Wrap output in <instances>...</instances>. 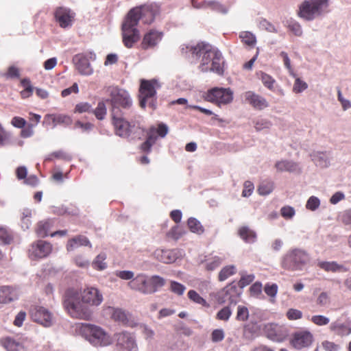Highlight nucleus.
I'll return each mask as SVG.
<instances>
[{
	"instance_id": "43",
	"label": "nucleus",
	"mask_w": 351,
	"mask_h": 351,
	"mask_svg": "<svg viewBox=\"0 0 351 351\" xmlns=\"http://www.w3.org/2000/svg\"><path fill=\"white\" fill-rule=\"evenodd\" d=\"M31 216H32V212L29 209L24 210L23 213V217L21 218V228L25 230L29 229V226L32 224L31 221Z\"/></svg>"
},
{
	"instance_id": "24",
	"label": "nucleus",
	"mask_w": 351,
	"mask_h": 351,
	"mask_svg": "<svg viewBox=\"0 0 351 351\" xmlns=\"http://www.w3.org/2000/svg\"><path fill=\"white\" fill-rule=\"evenodd\" d=\"M317 266L327 272L343 273L349 270L348 267L336 261H319Z\"/></svg>"
},
{
	"instance_id": "59",
	"label": "nucleus",
	"mask_w": 351,
	"mask_h": 351,
	"mask_svg": "<svg viewBox=\"0 0 351 351\" xmlns=\"http://www.w3.org/2000/svg\"><path fill=\"white\" fill-rule=\"evenodd\" d=\"M249 311L247 307L239 306L237 308V319L239 321H245L248 319Z\"/></svg>"
},
{
	"instance_id": "2",
	"label": "nucleus",
	"mask_w": 351,
	"mask_h": 351,
	"mask_svg": "<svg viewBox=\"0 0 351 351\" xmlns=\"http://www.w3.org/2000/svg\"><path fill=\"white\" fill-rule=\"evenodd\" d=\"M103 300V295L96 287H88L80 294L75 289L70 288L64 293L63 304L72 317L88 319L92 312L87 305L97 306Z\"/></svg>"
},
{
	"instance_id": "35",
	"label": "nucleus",
	"mask_w": 351,
	"mask_h": 351,
	"mask_svg": "<svg viewBox=\"0 0 351 351\" xmlns=\"http://www.w3.org/2000/svg\"><path fill=\"white\" fill-rule=\"evenodd\" d=\"M206 5V9H210L213 11L222 14H226L228 12V9L219 1L215 0H207Z\"/></svg>"
},
{
	"instance_id": "23",
	"label": "nucleus",
	"mask_w": 351,
	"mask_h": 351,
	"mask_svg": "<svg viewBox=\"0 0 351 351\" xmlns=\"http://www.w3.org/2000/svg\"><path fill=\"white\" fill-rule=\"evenodd\" d=\"M19 298L18 291L10 286H3L0 288V303L8 304Z\"/></svg>"
},
{
	"instance_id": "13",
	"label": "nucleus",
	"mask_w": 351,
	"mask_h": 351,
	"mask_svg": "<svg viewBox=\"0 0 351 351\" xmlns=\"http://www.w3.org/2000/svg\"><path fill=\"white\" fill-rule=\"evenodd\" d=\"M132 289L148 294L154 292V276L148 277L145 274H138L128 283Z\"/></svg>"
},
{
	"instance_id": "33",
	"label": "nucleus",
	"mask_w": 351,
	"mask_h": 351,
	"mask_svg": "<svg viewBox=\"0 0 351 351\" xmlns=\"http://www.w3.org/2000/svg\"><path fill=\"white\" fill-rule=\"evenodd\" d=\"M241 41L250 47H254L256 43V36L251 32L243 31L239 34Z\"/></svg>"
},
{
	"instance_id": "7",
	"label": "nucleus",
	"mask_w": 351,
	"mask_h": 351,
	"mask_svg": "<svg viewBox=\"0 0 351 351\" xmlns=\"http://www.w3.org/2000/svg\"><path fill=\"white\" fill-rule=\"evenodd\" d=\"M329 0H305L299 7L298 15L306 21L315 18L328 12Z\"/></svg>"
},
{
	"instance_id": "25",
	"label": "nucleus",
	"mask_w": 351,
	"mask_h": 351,
	"mask_svg": "<svg viewBox=\"0 0 351 351\" xmlns=\"http://www.w3.org/2000/svg\"><path fill=\"white\" fill-rule=\"evenodd\" d=\"M82 246H88L91 248L92 244L86 236L77 235L68 241L66 250L71 252Z\"/></svg>"
},
{
	"instance_id": "38",
	"label": "nucleus",
	"mask_w": 351,
	"mask_h": 351,
	"mask_svg": "<svg viewBox=\"0 0 351 351\" xmlns=\"http://www.w3.org/2000/svg\"><path fill=\"white\" fill-rule=\"evenodd\" d=\"M147 138L141 145V149L144 152H149L151 151V147L154 144V126H151L149 130V132L147 133Z\"/></svg>"
},
{
	"instance_id": "31",
	"label": "nucleus",
	"mask_w": 351,
	"mask_h": 351,
	"mask_svg": "<svg viewBox=\"0 0 351 351\" xmlns=\"http://www.w3.org/2000/svg\"><path fill=\"white\" fill-rule=\"evenodd\" d=\"M224 257L215 256L208 258L205 262V268L208 271H212L218 268L224 261Z\"/></svg>"
},
{
	"instance_id": "52",
	"label": "nucleus",
	"mask_w": 351,
	"mask_h": 351,
	"mask_svg": "<svg viewBox=\"0 0 351 351\" xmlns=\"http://www.w3.org/2000/svg\"><path fill=\"white\" fill-rule=\"evenodd\" d=\"M280 214L285 219H291L295 215V210L292 206H285L281 208Z\"/></svg>"
},
{
	"instance_id": "54",
	"label": "nucleus",
	"mask_w": 351,
	"mask_h": 351,
	"mask_svg": "<svg viewBox=\"0 0 351 351\" xmlns=\"http://www.w3.org/2000/svg\"><path fill=\"white\" fill-rule=\"evenodd\" d=\"M92 106L88 102H80L75 107V112L77 113L92 112Z\"/></svg>"
},
{
	"instance_id": "26",
	"label": "nucleus",
	"mask_w": 351,
	"mask_h": 351,
	"mask_svg": "<svg viewBox=\"0 0 351 351\" xmlns=\"http://www.w3.org/2000/svg\"><path fill=\"white\" fill-rule=\"evenodd\" d=\"M275 168L279 172H300L299 165L297 162L289 160H281L277 161L275 164Z\"/></svg>"
},
{
	"instance_id": "64",
	"label": "nucleus",
	"mask_w": 351,
	"mask_h": 351,
	"mask_svg": "<svg viewBox=\"0 0 351 351\" xmlns=\"http://www.w3.org/2000/svg\"><path fill=\"white\" fill-rule=\"evenodd\" d=\"M34 127L35 125H33V123H29L26 127L25 126L21 131V136L23 138L31 137L34 134Z\"/></svg>"
},
{
	"instance_id": "18",
	"label": "nucleus",
	"mask_w": 351,
	"mask_h": 351,
	"mask_svg": "<svg viewBox=\"0 0 351 351\" xmlns=\"http://www.w3.org/2000/svg\"><path fill=\"white\" fill-rule=\"evenodd\" d=\"M52 250V245L50 243L38 240L33 243L29 249V256L31 259L36 260L47 257Z\"/></svg>"
},
{
	"instance_id": "9",
	"label": "nucleus",
	"mask_w": 351,
	"mask_h": 351,
	"mask_svg": "<svg viewBox=\"0 0 351 351\" xmlns=\"http://www.w3.org/2000/svg\"><path fill=\"white\" fill-rule=\"evenodd\" d=\"M96 54L93 51L77 53L73 57V62L77 71L82 75H90L93 73V69L90 60H95Z\"/></svg>"
},
{
	"instance_id": "58",
	"label": "nucleus",
	"mask_w": 351,
	"mask_h": 351,
	"mask_svg": "<svg viewBox=\"0 0 351 351\" xmlns=\"http://www.w3.org/2000/svg\"><path fill=\"white\" fill-rule=\"evenodd\" d=\"M225 333L223 329H215L211 333V340L213 343H218L223 340Z\"/></svg>"
},
{
	"instance_id": "8",
	"label": "nucleus",
	"mask_w": 351,
	"mask_h": 351,
	"mask_svg": "<svg viewBox=\"0 0 351 351\" xmlns=\"http://www.w3.org/2000/svg\"><path fill=\"white\" fill-rule=\"evenodd\" d=\"M136 20L125 16L121 25L123 43L127 48H132L140 39V32L137 29Z\"/></svg>"
},
{
	"instance_id": "49",
	"label": "nucleus",
	"mask_w": 351,
	"mask_h": 351,
	"mask_svg": "<svg viewBox=\"0 0 351 351\" xmlns=\"http://www.w3.org/2000/svg\"><path fill=\"white\" fill-rule=\"evenodd\" d=\"M170 289L175 294L182 295L186 290V287L176 281H171Z\"/></svg>"
},
{
	"instance_id": "20",
	"label": "nucleus",
	"mask_w": 351,
	"mask_h": 351,
	"mask_svg": "<svg viewBox=\"0 0 351 351\" xmlns=\"http://www.w3.org/2000/svg\"><path fill=\"white\" fill-rule=\"evenodd\" d=\"M182 256V251L178 249L164 250L158 249L155 251V257L166 264H170L175 262L178 258Z\"/></svg>"
},
{
	"instance_id": "48",
	"label": "nucleus",
	"mask_w": 351,
	"mask_h": 351,
	"mask_svg": "<svg viewBox=\"0 0 351 351\" xmlns=\"http://www.w3.org/2000/svg\"><path fill=\"white\" fill-rule=\"evenodd\" d=\"M254 274H241V277L238 282L239 289L241 290L243 287L250 285L254 280Z\"/></svg>"
},
{
	"instance_id": "39",
	"label": "nucleus",
	"mask_w": 351,
	"mask_h": 351,
	"mask_svg": "<svg viewBox=\"0 0 351 351\" xmlns=\"http://www.w3.org/2000/svg\"><path fill=\"white\" fill-rule=\"evenodd\" d=\"M188 226L190 230L194 233L200 234L203 233L204 228L201 223L195 218L191 217L188 219Z\"/></svg>"
},
{
	"instance_id": "30",
	"label": "nucleus",
	"mask_w": 351,
	"mask_h": 351,
	"mask_svg": "<svg viewBox=\"0 0 351 351\" xmlns=\"http://www.w3.org/2000/svg\"><path fill=\"white\" fill-rule=\"evenodd\" d=\"M107 254L106 252H100L91 263L92 267L97 271L105 270L108 267V263L106 262Z\"/></svg>"
},
{
	"instance_id": "14",
	"label": "nucleus",
	"mask_w": 351,
	"mask_h": 351,
	"mask_svg": "<svg viewBox=\"0 0 351 351\" xmlns=\"http://www.w3.org/2000/svg\"><path fill=\"white\" fill-rule=\"evenodd\" d=\"M154 80H141L138 90L139 104L142 108H145L149 99V105L154 106Z\"/></svg>"
},
{
	"instance_id": "29",
	"label": "nucleus",
	"mask_w": 351,
	"mask_h": 351,
	"mask_svg": "<svg viewBox=\"0 0 351 351\" xmlns=\"http://www.w3.org/2000/svg\"><path fill=\"white\" fill-rule=\"evenodd\" d=\"M239 237L246 243H253L256 240V233L248 226H242L239 229Z\"/></svg>"
},
{
	"instance_id": "5",
	"label": "nucleus",
	"mask_w": 351,
	"mask_h": 351,
	"mask_svg": "<svg viewBox=\"0 0 351 351\" xmlns=\"http://www.w3.org/2000/svg\"><path fill=\"white\" fill-rule=\"evenodd\" d=\"M79 334L95 347L108 346L112 343L111 337L100 326L82 323L77 326Z\"/></svg>"
},
{
	"instance_id": "12",
	"label": "nucleus",
	"mask_w": 351,
	"mask_h": 351,
	"mask_svg": "<svg viewBox=\"0 0 351 351\" xmlns=\"http://www.w3.org/2000/svg\"><path fill=\"white\" fill-rule=\"evenodd\" d=\"M314 341L313 335L308 330L295 332L290 340L291 346L297 350L308 349Z\"/></svg>"
},
{
	"instance_id": "1",
	"label": "nucleus",
	"mask_w": 351,
	"mask_h": 351,
	"mask_svg": "<svg viewBox=\"0 0 351 351\" xmlns=\"http://www.w3.org/2000/svg\"><path fill=\"white\" fill-rule=\"evenodd\" d=\"M182 55L191 63L199 62L198 69L203 73L213 72L222 75L224 60L221 53L210 45L201 42L196 45L183 44L180 46Z\"/></svg>"
},
{
	"instance_id": "27",
	"label": "nucleus",
	"mask_w": 351,
	"mask_h": 351,
	"mask_svg": "<svg viewBox=\"0 0 351 351\" xmlns=\"http://www.w3.org/2000/svg\"><path fill=\"white\" fill-rule=\"evenodd\" d=\"M311 158L315 165L321 168L330 165V154L327 152H313L311 154Z\"/></svg>"
},
{
	"instance_id": "4",
	"label": "nucleus",
	"mask_w": 351,
	"mask_h": 351,
	"mask_svg": "<svg viewBox=\"0 0 351 351\" xmlns=\"http://www.w3.org/2000/svg\"><path fill=\"white\" fill-rule=\"evenodd\" d=\"M111 117L115 134L117 136L122 138L140 139L145 135V131L143 128L126 120L125 112L111 113Z\"/></svg>"
},
{
	"instance_id": "42",
	"label": "nucleus",
	"mask_w": 351,
	"mask_h": 351,
	"mask_svg": "<svg viewBox=\"0 0 351 351\" xmlns=\"http://www.w3.org/2000/svg\"><path fill=\"white\" fill-rule=\"evenodd\" d=\"M4 347L7 351H20L23 346L12 338H7L4 341Z\"/></svg>"
},
{
	"instance_id": "63",
	"label": "nucleus",
	"mask_w": 351,
	"mask_h": 351,
	"mask_svg": "<svg viewBox=\"0 0 351 351\" xmlns=\"http://www.w3.org/2000/svg\"><path fill=\"white\" fill-rule=\"evenodd\" d=\"M264 291L268 296L274 298L278 292V285L276 284H267L265 286Z\"/></svg>"
},
{
	"instance_id": "6",
	"label": "nucleus",
	"mask_w": 351,
	"mask_h": 351,
	"mask_svg": "<svg viewBox=\"0 0 351 351\" xmlns=\"http://www.w3.org/2000/svg\"><path fill=\"white\" fill-rule=\"evenodd\" d=\"M106 102L110 106L111 113H121L123 110H130L133 105L129 93L122 88L114 87L110 90V98Z\"/></svg>"
},
{
	"instance_id": "60",
	"label": "nucleus",
	"mask_w": 351,
	"mask_h": 351,
	"mask_svg": "<svg viewBox=\"0 0 351 351\" xmlns=\"http://www.w3.org/2000/svg\"><path fill=\"white\" fill-rule=\"evenodd\" d=\"M169 132V127L167 124L160 123L158 124L156 128H155V134L160 138H165Z\"/></svg>"
},
{
	"instance_id": "32",
	"label": "nucleus",
	"mask_w": 351,
	"mask_h": 351,
	"mask_svg": "<svg viewBox=\"0 0 351 351\" xmlns=\"http://www.w3.org/2000/svg\"><path fill=\"white\" fill-rule=\"evenodd\" d=\"M237 272L236 267L233 265H226L223 267L219 271L218 280L221 282L225 281L229 277L233 276Z\"/></svg>"
},
{
	"instance_id": "17",
	"label": "nucleus",
	"mask_w": 351,
	"mask_h": 351,
	"mask_svg": "<svg viewBox=\"0 0 351 351\" xmlns=\"http://www.w3.org/2000/svg\"><path fill=\"white\" fill-rule=\"evenodd\" d=\"M263 330L267 337L275 342H282L288 335L286 328L275 323H267L265 324Z\"/></svg>"
},
{
	"instance_id": "3",
	"label": "nucleus",
	"mask_w": 351,
	"mask_h": 351,
	"mask_svg": "<svg viewBox=\"0 0 351 351\" xmlns=\"http://www.w3.org/2000/svg\"><path fill=\"white\" fill-rule=\"evenodd\" d=\"M310 254L303 248L293 247L287 250L280 259V267L288 271H302L311 262Z\"/></svg>"
},
{
	"instance_id": "37",
	"label": "nucleus",
	"mask_w": 351,
	"mask_h": 351,
	"mask_svg": "<svg viewBox=\"0 0 351 351\" xmlns=\"http://www.w3.org/2000/svg\"><path fill=\"white\" fill-rule=\"evenodd\" d=\"M274 188V184L269 180H265L261 183L258 186V191L261 195H267L271 193Z\"/></svg>"
},
{
	"instance_id": "34",
	"label": "nucleus",
	"mask_w": 351,
	"mask_h": 351,
	"mask_svg": "<svg viewBox=\"0 0 351 351\" xmlns=\"http://www.w3.org/2000/svg\"><path fill=\"white\" fill-rule=\"evenodd\" d=\"M51 223L49 221H40L36 228V234L39 237L45 238L50 234Z\"/></svg>"
},
{
	"instance_id": "10",
	"label": "nucleus",
	"mask_w": 351,
	"mask_h": 351,
	"mask_svg": "<svg viewBox=\"0 0 351 351\" xmlns=\"http://www.w3.org/2000/svg\"><path fill=\"white\" fill-rule=\"evenodd\" d=\"M126 16L131 20H136L137 25L141 19L144 23L150 24L154 21V5L149 4L133 8Z\"/></svg>"
},
{
	"instance_id": "47",
	"label": "nucleus",
	"mask_w": 351,
	"mask_h": 351,
	"mask_svg": "<svg viewBox=\"0 0 351 351\" xmlns=\"http://www.w3.org/2000/svg\"><path fill=\"white\" fill-rule=\"evenodd\" d=\"M12 239V234L7 230L0 228V245H8Z\"/></svg>"
},
{
	"instance_id": "51",
	"label": "nucleus",
	"mask_w": 351,
	"mask_h": 351,
	"mask_svg": "<svg viewBox=\"0 0 351 351\" xmlns=\"http://www.w3.org/2000/svg\"><path fill=\"white\" fill-rule=\"evenodd\" d=\"M308 88V84L300 78L297 77L293 87V91L295 93H300Z\"/></svg>"
},
{
	"instance_id": "53",
	"label": "nucleus",
	"mask_w": 351,
	"mask_h": 351,
	"mask_svg": "<svg viewBox=\"0 0 351 351\" xmlns=\"http://www.w3.org/2000/svg\"><path fill=\"white\" fill-rule=\"evenodd\" d=\"M261 79L265 87L269 90H274V84L276 81L271 76L265 73H262Z\"/></svg>"
},
{
	"instance_id": "19",
	"label": "nucleus",
	"mask_w": 351,
	"mask_h": 351,
	"mask_svg": "<svg viewBox=\"0 0 351 351\" xmlns=\"http://www.w3.org/2000/svg\"><path fill=\"white\" fill-rule=\"evenodd\" d=\"M32 319L45 326L49 327L52 324V316L50 312L43 306H36L31 312Z\"/></svg>"
},
{
	"instance_id": "62",
	"label": "nucleus",
	"mask_w": 351,
	"mask_h": 351,
	"mask_svg": "<svg viewBox=\"0 0 351 351\" xmlns=\"http://www.w3.org/2000/svg\"><path fill=\"white\" fill-rule=\"evenodd\" d=\"M244 189L242 191V196L247 197L252 195L254 189V184L250 181H245L244 182Z\"/></svg>"
},
{
	"instance_id": "15",
	"label": "nucleus",
	"mask_w": 351,
	"mask_h": 351,
	"mask_svg": "<svg viewBox=\"0 0 351 351\" xmlns=\"http://www.w3.org/2000/svg\"><path fill=\"white\" fill-rule=\"evenodd\" d=\"M117 351H138L134 334L123 331L116 335Z\"/></svg>"
},
{
	"instance_id": "41",
	"label": "nucleus",
	"mask_w": 351,
	"mask_h": 351,
	"mask_svg": "<svg viewBox=\"0 0 351 351\" xmlns=\"http://www.w3.org/2000/svg\"><path fill=\"white\" fill-rule=\"evenodd\" d=\"M154 47V29H150L143 37L141 43V48L147 49Z\"/></svg>"
},
{
	"instance_id": "55",
	"label": "nucleus",
	"mask_w": 351,
	"mask_h": 351,
	"mask_svg": "<svg viewBox=\"0 0 351 351\" xmlns=\"http://www.w3.org/2000/svg\"><path fill=\"white\" fill-rule=\"evenodd\" d=\"M232 315V310L229 306L221 308L217 314V319L222 321H228Z\"/></svg>"
},
{
	"instance_id": "45",
	"label": "nucleus",
	"mask_w": 351,
	"mask_h": 351,
	"mask_svg": "<svg viewBox=\"0 0 351 351\" xmlns=\"http://www.w3.org/2000/svg\"><path fill=\"white\" fill-rule=\"evenodd\" d=\"M319 199L317 197L313 195L308 199L306 204V208L311 211H315L319 207Z\"/></svg>"
},
{
	"instance_id": "57",
	"label": "nucleus",
	"mask_w": 351,
	"mask_h": 351,
	"mask_svg": "<svg viewBox=\"0 0 351 351\" xmlns=\"http://www.w3.org/2000/svg\"><path fill=\"white\" fill-rule=\"evenodd\" d=\"M183 234V231L178 226H175L168 232L167 236L174 240H178Z\"/></svg>"
},
{
	"instance_id": "22",
	"label": "nucleus",
	"mask_w": 351,
	"mask_h": 351,
	"mask_svg": "<svg viewBox=\"0 0 351 351\" xmlns=\"http://www.w3.org/2000/svg\"><path fill=\"white\" fill-rule=\"evenodd\" d=\"M54 16L61 27L66 28L71 25V19L73 16L70 9L62 7L58 8L54 12Z\"/></svg>"
},
{
	"instance_id": "50",
	"label": "nucleus",
	"mask_w": 351,
	"mask_h": 351,
	"mask_svg": "<svg viewBox=\"0 0 351 351\" xmlns=\"http://www.w3.org/2000/svg\"><path fill=\"white\" fill-rule=\"evenodd\" d=\"M310 320L313 324L319 326H326L330 322L328 317L321 315H313L311 317Z\"/></svg>"
},
{
	"instance_id": "36",
	"label": "nucleus",
	"mask_w": 351,
	"mask_h": 351,
	"mask_svg": "<svg viewBox=\"0 0 351 351\" xmlns=\"http://www.w3.org/2000/svg\"><path fill=\"white\" fill-rule=\"evenodd\" d=\"M106 104L105 101H99L97 104V108L93 110L92 112L95 115L96 118L99 120H103L107 113Z\"/></svg>"
},
{
	"instance_id": "61",
	"label": "nucleus",
	"mask_w": 351,
	"mask_h": 351,
	"mask_svg": "<svg viewBox=\"0 0 351 351\" xmlns=\"http://www.w3.org/2000/svg\"><path fill=\"white\" fill-rule=\"evenodd\" d=\"M287 317L289 320H297L302 317V313L300 310L290 308L287 312Z\"/></svg>"
},
{
	"instance_id": "21",
	"label": "nucleus",
	"mask_w": 351,
	"mask_h": 351,
	"mask_svg": "<svg viewBox=\"0 0 351 351\" xmlns=\"http://www.w3.org/2000/svg\"><path fill=\"white\" fill-rule=\"evenodd\" d=\"M245 101L254 109L261 110L269 106L267 100L262 96L249 90L244 94Z\"/></svg>"
},
{
	"instance_id": "28",
	"label": "nucleus",
	"mask_w": 351,
	"mask_h": 351,
	"mask_svg": "<svg viewBox=\"0 0 351 351\" xmlns=\"http://www.w3.org/2000/svg\"><path fill=\"white\" fill-rule=\"evenodd\" d=\"M48 119H51L53 128H56L58 124L69 125L72 123V119L69 116L62 114H47L45 116V122H47Z\"/></svg>"
},
{
	"instance_id": "11",
	"label": "nucleus",
	"mask_w": 351,
	"mask_h": 351,
	"mask_svg": "<svg viewBox=\"0 0 351 351\" xmlns=\"http://www.w3.org/2000/svg\"><path fill=\"white\" fill-rule=\"evenodd\" d=\"M241 294V290L233 282L218 291L216 299L219 304L229 302L230 304H236Z\"/></svg>"
},
{
	"instance_id": "46",
	"label": "nucleus",
	"mask_w": 351,
	"mask_h": 351,
	"mask_svg": "<svg viewBox=\"0 0 351 351\" xmlns=\"http://www.w3.org/2000/svg\"><path fill=\"white\" fill-rule=\"evenodd\" d=\"M189 298L193 302L205 306L206 301L195 290H190L188 292Z\"/></svg>"
},
{
	"instance_id": "44",
	"label": "nucleus",
	"mask_w": 351,
	"mask_h": 351,
	"mask_svg": "<svg viewBox=\"0 0 351 351\" xmlns=\"http://www.w3.org/2000/svg\"><path fill=\"white\" fill-rule=\"evenodd\" d=\"M287 26L290 31H291L295 36H300L302 34V29L301 25L294 20L287 21Z\"/></svg>"
},
{
	"instance_id": "56",
	"label": "nucleus",
	"mask_w": 351,
	"mask_h": 351,
	"mask_svg": "<svg viewBox=\"0 0 351 351\" xmlns=\"http://www.w3.org/2000/svg\"><path fill=\"white\" fill-rule=\"evenodd\" d=\"M271 126V123L265 119H258L255 121V129L256 131H261L264 129H269Z\"/></svg>"
},
{
	"instance_id": "16",
	"label": "nucleus",
	"mask_w": 351,
	"mask_h": 351,
	"mask_svg": "<svg viewBox=\"0 0 351 351\" xmlns=\"http://www.w3.org/2000/svg\"><path fill=\"white\" fill-rule=\"evenodd\" d=\"M206 98L212 102L226 104L232 101L233 92L230 88H214L208 92Z\"/></svg>"
},
{
	"instance_id": "40",
	"label": "nucleus",
	"mask_w": 351,
	"mask_h": 351,
	"mask_svg": "<svg viewBox=\"0 0 351 351\" xmlns=\"http://www.w3.org/2000/svg\"><path fill=\"white\" fill-rule=\"evenodd\" d=\"M112 317L117 322H119L124 325L128 324V319L127 315L125 312L122 309H114Z\"/></svg>"
}]
</instances>
